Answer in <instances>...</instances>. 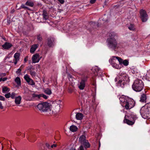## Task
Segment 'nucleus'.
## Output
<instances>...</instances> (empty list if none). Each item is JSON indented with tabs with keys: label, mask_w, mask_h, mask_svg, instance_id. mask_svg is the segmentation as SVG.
Here are the masks:
<instances>
[{
	"label": "nucleus",
	"mask_w": 150,
	"mask_h": 150,
	"mask_svg": "<svg viewBox=\"0 0 150 150\" xmlns=\"http://www.w3.org/2000/svg\"><path fill=\"white\" fill-rule=\"evenodd\" d=\"M144 84L142 81L138 79H136L132 85L133 89L136 92H140L143 89Z\"/></svg>",
	"instance_id": "nucleus-1"
},
{
	"label": "nucleus",
	"mask_w": 150,
	"mask_h": 150,
	"mask_svg": "<svg viewBox=\"0 0 150 150\" xmlns=\"http://www.w3.org/2000/svg\"><path fill=\"white\" fill-rule=\"evenodd\" d=\"M47 44L50 47H52L54 46V39L53 37H50L48 38Z\"/></svg>",
	"instance_id": "nucleus-11"
},
{
	"label": "nucleus",
	"mask_w": 150,
	"mask_h": 150,
	"mask_svg": "<svg viewBox=\"0 0 150 150\" xmlns=\"http://www.w3.org/2000/svg\"><path fill=\"white\" fill-rule=\"evenodd\" d=\"M124 81H123L122 80H121V79H119V81L117 82V85L118 86H119L121 88H123L124 87L125 85L127 84V83H123L122 84V83H123Z\"/></svg>",
	"instance_id": "nucleus-18"
},
{
	"label": "nucleus",
	"mask_w": 150,
	"mask_h": 150,
	"mask_svg": "<svg viewBox=\"0 0 150 150\" xmlns=\"http://www.w3.org/2000/svg\"><path fill=\"white\" fill-rule=\"evenodd\" d=\"M86 141V137L84 135H82L79 138V141L81 144H82Z\"/></svg>",
	"instance_id": "nucleus-22"
},
{
	"label": "nucleus",
	"mask_w": 150,
	"mask_h": 150,
	"mask_svg": "<svg viewBox=\"0 0 150 150\" xmlns=\"http://www.w3.org/2000/svg\"><path fill=\"white\" fill-rule=\"evenodd\" d=\"M32 96L33 98L37 97L38 98H40V94H36L35 93H33L32 95Z\"/></svg>",
	"instance_id": "nucleus-32"
},
{
	"label": "nucleus",
	"mask_w": 150,
	"mask_h": 150,
	"mask_svg": "<svg viewBox=\"0 0 150 150\" xmlns=\"http://www.w3.org/2000/svg\"><path fill=\"white\" fill-rule=\"evenodd\" d=\"M34 136H32L31 137V138L30 139H29V138L28 139L30 141H31V142H34L35 140H36V139H34Z\"/></svg>",
	"instance_id": "nucleus-34"
},
{
	"label": "nucleus",
	"mask_w": 150,
	"mask_h": 150,
	"mask_svg": "<svg viewBox=\"0 0 150 150\" xmlns=\"http://www.w3.org/2000/svg\"><path fill=\"white\" fill-rule=\"evenodd\" d=\"M15 60V62H14V64L15 65H16L17 63V62H18V61L19 60H18V59H14V60Z\"/></svg>",
	"instance_id": "nucleus-53"
},
{
	"label": "nucleus",
	"mask_w": 150,
	"mask_h": 150,
	"mask_svg": "<svg viewBox=\"0 0 150 150\" xmlns=\"http://www.w3.org/2000/svg\"><path fill=\"white\" fill-rule=\"evenodd\" d=\"M42 16L43 18L45 20H46L47 18V12L45 10H43L42 12Z\"/></svg>",
	"instance_id": "nucleus-28"
},
{
	"label": "nucleus",
	"mask_w": 150,
	"mask_h": 150,
	"mask_svg": "<svg viewBox=\"0 0 150 150\" xmlns=\"http://www.w3.org/2000/svg\"><path fill=\"white\" fill-rule=\"evenodd\" d=\"M96 1V0H90V3L91 4H94Z\"/></svg>",
	"instance_id": "nucleus-48"
},
{
	"label": "nucleus",
	"mask_w": 150,
	"mask_h": 150,
	"mask_svg": "<svg viewBox=\"0 0 150 150\" xmlns=\"http://www.w3.org/2000/svg\"><path fill=\"white\" fill-rule=\"evenodd\" d=\"M6 74L5 73H0V77H1V78L6 76Z\"/></svg>",
	"instance_id": "nucleus-42"
},
{
	"label": "nucleus",
	"mask_w": 150,
	"mask_h": 150,
	"mask_svg": "<svg viewBox=\"0 0 150 150\" xmlns=\"http://www.w3.org/2000/svg\"><path fill=\"white\" fill-rule=\"evenodd\" d=\"M57 145L56 144H53V145H51V147L52 148H53V147H55L57 146Z\"/></svg>",
	"instance_id": "nucleus-52"
},
{
	"label": "nucleus",
	"mask_w": 150,
	"mask_h": 150,
	"mask_svg": "<svg viewBox=\"0 0 150 150\" xmlns=\"http://www.w3.org/2000/svg\"><path fill=\"white\" fill-rule=\"evenodd\" d=\"M58 1L61 4H63L64 2V0H58Z\"/></svg>",
	"instance_id": "nucleus-49"
},
{
	"label": "nucleus",
	"mask_w": 150,
	"mask_h": 150,
	"mask_svg": "<svg viewBox=\"0 0 150 150\" xmlns=\"http://www.w3.org/2000/svg\"><path fill=\"white\" fill-rule=\"evenodd\" d=\"M139 13L140 18L143 22H146L148 19V15L146 11L144 10L141 9L140 10Z\"/></svg>",
	"instance_id": "nucleus-6"
},
{
	"label": "nucleus",
	"mask_w": 150,
	"mask_h": 150,
	"mask_svg": "<svg viewBox=\"0 0 150 150\" xmlns=\"http://www.w3.org/2000/svg\"><path fill=\"white\" fill-rule=\"evenodd\" d=\"M94 70H95L94 73L95 75H97V76H100L102 74V72L101 70L98 67H96Z\"/></svg>",
	"instance_id": "nucleus-17"
},
{
	"label": "nucleus",
	"mask_w": 150,
	"mask_h": 150,
	"mask_svg": "<svg viewBox=\"0 0 150 150\" xmlns=\"http://www.w3.org/2000/svg\"><path fill=\"white\" fill-rule=\"evenodd\" d=\"M146 94H143L141 96L140 101L142 102H146Z\"/></svg>",
	"instance_id": "nucleus-19"
},
{
	"label": "nucleus",
	"mask_w": 150,
	"mask_h": 150,
	"mask_svg": "<svg viewBox=\"0 0 150 150\" xmlns=\"http://www.w3.org/2000/svg\"><path fill=\"white\" fill-rule=\"evenodd\" d=\"M24 78L29 84L32 86L35 85V83L33 80L29 78L28 74H27L24 76Z\"/></svg>",
	"instance_id": "nucleus-12"
},
{
	"label": "nucleus",
	"mask_w": 150,
	"mask_h": 150,
	"mask_svg": "<svg viewBox=\"0 0 150 150\" xmlns=\"http://www.w3.org/2000/svg\"><path fill=\"white\" fill-rule=\"evenodd\" d=\"M5 97L6 98H8L11 97V93H9L7 94H6L5 95Z\"/></svg>",
	"instance_id": "nucleus-38"
},
{
	"label": "nucleus",
	"mask_w": 150,
	"mask_h": 150,
	"mask_svg": "<svg viewBox=\"0 0 150 150\" xmlns=\"http://www.w3.org/2000/svg\"><path fill=\"white\" fill-rule=\"evenodd\" d=\"M81 144L83 145L84 147L86 149L89 148L90 146V145L87 140H86Z\"/></svg>",
	"instance_id": "nucleus-25"
},
{
	"label": "nucleus",
	"mask_w": 150,
	"mask_h": 150,
	"mask_svg": "<svg viewBox=\"0 0 150 150\" xmlns=\"http://www.w3.org/2000/svg\"><path fill=\"white\" fill-rule=\"evenodd\" d=\"M21 7L22 8H24V9H28V7L26 6L24 4H22L21 5Z\"/></svg>",
	"instance_id": "nucleus-43"
},
{
	"label": "nucleus",
	"mask_w": 150,
	"mask_h": 150,
	"mask_svg": "<svg viewBox=\"0 0 150 150\" xmlns=\"http://www.w3.org/2000/svg\"><path fill=\"white\" fill-rule=\"evenodd\" d=\"M38 45L34 44L33 45L30 49V52L31 53L33 54L34 53L37 48L38 47Z\"/></svg>",
	"instance_id": "nucleus-15"
},
{
	"label": "nucleus",
	"mask_w": 150,
	"mask_h": 150,
	"mask_svg": "<svg viewBox=\"0 0 150 150\" xmlns=\"http://www.w3.org/2000/svg\"><path fill=\"white\" fill-rule=\"evenodd\" d=\"M37 39L39 41H41L42 40V38L41 35L40 34H38L37 35Z\"/></svg>",
	"instance_id": "nucleus-33"
},
{
	"label": "nucleus",
	"mask_w": 150,
	"mask_h": 150,
	"mask_svg": "<svg viewBox=\"0 0 150 150\" xmlns=\"http://www.w3.org/2000/svg\"><path fill=\"white\" fill-rule=\"evenodd\" d=\"M107 42L109 48L113 50L118 48V44L116 39H107Z\"/></svg>",
	"instance_id": "nucleus-4"
},
{
	"label": "nucleus",
	"mask_w": 150,
	"mask_h": 150,
	"mask_svg": "<svg viewBox=\"0 0 150 150\" xmlns=\"http://www.w3.org/2000/svg\"><path fill=\"white\" fill-rule=\"evenodd\" d=\"M100 142H99V148L100 146Z\"/></svg>",
	"instance_id": "nucleus-60"
},
{
	"label": "nucleus",
	"mask_w": 150,
	"mask_h": 150,
	"mask_svg": "<svg viewBox=\"0 0 150 150\" xmlns=\"http://www.w3.org/2000/svg\"><path fill=\"white\" fill-rule=\"evenodd\" d=\"M33 66L31 65L29 67H28L27 69L28 70H29L30 72L31 71V69L33 68Z\"/></svg>",
	"instance_id": "nucleus-41"
},
{
	"label": "nucleus",
	"mask_w": 150,
	"mask_h": 150,
	"mask_svg": "<svg viewBox=\"0 0 150 150\" xmlns=\"http://www.w3.org/2000/svg\"><path fill=\"white\" fill-rule=\"evenodd\" d=\"M15 81L18 86L21 85V80L19 77H17L15 79Z\"/></svg>",
	"instance_id": "nucleus-26"
},
{
	"label": "nucleus",
	"mask_w": 150,
	"mask_h": 150,
	"mask_svg": "<svg viewBox=\"0 0 150 150\" xmlns=\"http://www.w3.org/2000/svg\"><path fill=\"white\" fill-rule=\"evenodd\" d=\"M73 90L69 88L68 89V92L69 93H71L73 92Z\"/></svg>",
	"instance_id": "nucleus-46"
},
{
	"label": "nucleus",
	"mask_w": 150,
	"mask_h": 150,
	"mask_svg": "<svg viewBox=\"0 0 150 150\" xmlns=\"http://www.w3.org/2000/svg\"><path fill=\"white\" fill-rule=\"evenodd\" d=\"M119 79H121V80L124 81L123 82L122 84L125 83H127L129 81V77L127 75L125 74H120L119 77Z\"/></svg>",
	"instance_id": "nucleus-7"
},
{
	"label": "nucleus",
	"mask_w": 150,
	"mask_h": 150,
	"mask_svg": "<svg viewBox=\"0 0 150 150\" xmlns=\"http://www.w3.org/2000/svg\"><path fill=\"white\" fill-rule=\"evenodd\" d=\"M39 57V55L38 54L36 53L34 54L32 58V63H35L38 62L40 60Z\"/></svg>",
	"instance_id": "nucleus-13"
},
{
	"label": "nucleus",
	"mask_w": 150,
	"mask_h": 150,
	"mask_svg": "<svg viewBox=\"0 0 150 150\" xmlns=\"http://www.w3.org/2000/svg\"><path fill=\"white\" fill-rule=\"evenodd\" d=\"M25 4L28 6H29L31 7H33L34 5V4L33 1L30 0H28L25 3Z\"/></svg>",
	"instance_id": "nucleus-23"
},
{
	"label": "nucleus",
	"mask_w": 150,
	"mask_h": 150,
	"mask_svg": "<svg viewBox=\"0 0 150 150\" xmlns=\"http://www.w3.org/2000/svg\"><path fill=\"white\" fill-rule=\"evenodd\" d=\"M0 108L1 109H3L4 108V107L2 105V103L0 101Z\"/></svg>",
	"instance_id": "nucleus-50"
},
{
	"label": "nucleus",
	"mask_w": 150,
	"mask_h": 150,
	"mask_svg": "<svg viewBox=\"0 0 150 150\" xmlns=\"http://www.w3.org/2000/svg\"><path fill=\"white\" fill-rule=\"evenodd\" d=\"M46 145L47 147L49 148L50 146L48 143H46Z\"/></svg>",
	"instance_id": "nucleus-55"
},
{
	"label": "nucleus",
	"mask_w": 150,
	"mask_h": 150,
	"mask_svg": "<svg viewBox=\"0 0 150 150\" xmlns=\"http://www.w3.org/2000/svg\"><path fill=\"white\" fill-rule=\"evenodd\" d=\"M24 67V66L22 65L20 67V69H22Z\"/></svg>",
	"instance_id": "nucleus-57"
},
{
	"label": "nucleus",
	"mask_w": 150,
	"mask_h": 150,
	"mask_svg": "<svg viewBox=\"0 0 150 150\" xmlns=\"http://www.w3.org/2000/svg\"><path fill=\"white\" fill-rule=\"evenodd\" d=\"M120 100L121 102L123 103V104H122V106L123 107H125L126 110L130 109L134 107L135 104V102L133 99L125 101L124 99L120 98Z\"/></svg>",
	"instance_id": "nucleus-2"
},
{
	"label": "nucleus",
	"mask_w": 150,
	"mask_h": 150,
	"mask_svg": "<svg viewBox=\"0 0 150 150\" xmlns=\"http://www.w3.org/2000/svg\"><path fill=\"white\" fill-rule=\"evenodd\" d=\"M135 121V120L134 119H133L132 120L131 117L127 115L125 116V119L124 120V122L125 123L131 125H132L134 124Z\"/></svg>",
	"instance_id": "nucleus-8"
},
{
	"label": "nucleus",
	"mask_w": 150,
	"mask_h": 150,
	"mask_svg": "<svg viewBox=\"0 0 150 150\" xmlns=\"http://www.w3.org/2000/svg\"><path fill=\"white\" fill-rule=\"evenodd\" d=\"M76 119L78 120H81L83 117V115L81 113H77L76 115Z\"/></svg>",
	"instance_id": "nucleus-20"
},
{
	"label": "nucleus",
	"mask_w": 150,
	"mask_h": 150,
	"mask_svg": "<svg viewBox=\"0 0 150 150\" xmlns=\"http://www.w3.org/2000/svg\"><path fill=\"white\" fill-rule=\"evenodd\" d=\"M28 56H27L24 59V61L25 62H26L28 60Z\"/></svg>",
	"instance_id": "nucleus-51"
},
{
	"label": "nucleus",
	"mask_w": 150,
	"mask_h": 150,
	"mask_svg": "<svg viewBox=\"0 0 150 150\" xmlns=\"http://www.w3.org/2000/svg\"><path fill=\"white\" fill-rule=\"evenodd\" d=\"M11 150H13V149H11Z\"/></svg>",
	"instance_id": "nucleus-62"
},
{
	"label": "nucleus",
	"mask_w": 150,
	"mask_h": 150,
	"mask_svg": "<svg viewBox=\"0 0 150 150\" xmlns=\"http://www.w3.org/2000/svg\"><path fill=\"white\" fill-rule=\"evenodd\" d=\"M44 92L46 94L48 95H50L52 93L51 90L48 88H46L44 90Z\"/></svg>",
	"instance_id": "nucleus-27"
},
{
	"label": "nucleus",
	"mask_w": 150,
	"mask_h": 150,
	"mask_svg": "<svg viewBox=\"0 0 150 150\" xmlns=\"http://www.w3.org/2000/svg\"><path fill=\"white\" fill-rule=\"evenodd\" d=\"M51 105L47 102L39 104L37 106L38 109L42 112H46L50 109Z\"/></svg>",
	"instance_id": "nucleus-3"
},
{
	"label": "nucleus",
	"mask_w": 150,
	"mask_h": 150,
	"mask_svg": "<svg viewBox=\"0 0 150 150\" xmlns=\"http://www.w3.org/2000/svg\"><path fill=\"white\" fill-rule=\"evenodd\" d=\"M42 97L44 98L45 99H47L48 97L46 95H44V94H40V97Z\"/></svg>",
	"instance_id": "nucleus-37"
},
{
	"label": "nucleus",
	"mask_w": 150,
	"mask_h": 150,
	"mask_svg": "<svg viewBox=\"0 0 150 150\" xmlns=\"http://www.w3.org/2000/svg\"><path fill=\"white\" fill-rule=\"evenodd\" d=\"M117 34L115 33L114 32H112L110 33L109 34V37L107 39H116L115 38L117 37Z\"/></svg>",
	"instance_id": "nucleus-16"
},
{
	"label": "nucleus",
	"mask_w": 150,
	"mask_h": 150,
	"mask_svg": "<svg viewBox=\"0 0 150 150\" xmlns=\"http://www.w3.org/2000/svg\"><path fill=\"white\" fill-rule=\"evenodd\" d=\"M112 66L114 67H115V68H117V67L118 66L116 64H114L113 65L112 64Z\"/></svg>",
	"instance_id": "nucleus-54"
},
{
	"label": "nucleus",
	"mask_w": 150,
	"mask_h": 150,
	"mask_svg": "<svg viewBox=\"0 0 150 150\" xmlns=\"http://www.w3.org/2000/svg\"><path fill=\"white\" fill-rule=\"evenodd\" d=\"M9 88L7 87H4L2 88V91L4 93H6L7 92L9 91Z\"/></svg>",
	"instance_id": "nucleus-30"
},
{
	"label": "nucleus",
	"mask_w": 150,
	"mask_h": 150,
	"mask_svg": "<svg viewBox=\"0 0 150 150\" xmlns=\"http://www.w3.org/2000/svg\"><path fill=\"white\" fill-rule=\"evenodd\" d=\"M21 97L19 96L16 97L15 99V103L16 104H19L21 103Z\"/></svg>",
	"instance_id": "nucleus-21"
},
{
	"label": "nucleus",
	"mask_w": 150,
	"mask_h": 150,
	"mask_svg": "<svg viewBox=\"0 0 150 150\" xmlns=\"http://www.w3.org/2000/svg\"><path fill=\"white\" fill-rule=\"evenodd\" d=\"M70 150H76L75 149L72 148L71 149H70Z\"/></svg>",
	"instance_id": "nucleus-59"
},
{
	"label": "nucleus",
	"mask_w": 150,
	"mask_h": 150,
	"mask_svg": "<svg viewBox=\"0 0 150 150\" xmlns=\"http://www.w3.org/2000/svg\"><path fill=\"white\" fill-rule=\"evenodd\" d=\"M7 79V77H5L3 78H0V81H6Z\"/></svg>",
	"instance_id": "nucleus-39"
},
{
	"label": "nucleus",
	"mask_w": 150,
	"mask_h": 150,
	"mask_svg": "<svg viewBox=\"0 0 150 150\" xmlns=\"http://www.w3.org/2000/svg\"><path fill=\"white\" fill-rule=\"evenodd\" d=\"M15 95L16 94L14 92H12L11 93V97L12 99H13L15 98Z\"/></svg>",
	"instance_id": "nucleus-40"
},
{
	"label": "nucleus",
	"mask_w": 150,
	"mask_h": 150,
	"mask_svg": "<svg viewBox=\"0 0 150 150\" xmlns=\"http://www.w3.org/2000/svg\"><path fill=\"white\" fill-rule=\"evenodd\" d=\"M69 129L72 132H74L77 131L78 128L76 126L74 125H72L70 126Z\"/></svg>",
	"instance_id": "nucleus-24"
},
{
	"label": "nucleus",
	"mask_w": 150,
	"mask_h": 150,
	"mask_svg": "<svg viewBox=\"0 0 150 150\" xmlns=\"http://www.w3.org/2000/svg\"><path fill=\"white\" fill-rule=\"evenodd\" d=\"M112 58L113 60L115 59H117L120 64H123L124 66H126L129 64V62L127 60L125 59L123 60L121 58L116 56H113Z\"/></svg>",
	"instance_id": "nucleus-10"
},
{
	"label": "nucleus",
	"mask_w": 150,
	"mask_h": 150,
	"mask_svg": "<svg viewBox=\"0 0 150 150\" xmlns=\"http://www.w3.org/2000/svg\"><path fill=\"white\" fill-rule=\"evenodd\" d=\"M13 45L11 44L8 42H6L2 45L3 48L5 49L8 50L11 48Z\"/></svg>",
	"instance_id": "nucleus-14"
},
{
	"label": "nucleus",
	"mask_w": 150,
	"mask_h": 150,
	"mask_svg": "<svg viewBox=\"0 0 150 150\" xmlns=\"http://www.w3.org/2000/svg\"><path fill=\"white\" fill-rule=\"evenodd\" d=\"M21 69H18L17 71H16V73L18 74H20L21 73Z\"/></svg>",
	"instance_id": "nucleus-44"
},
{
	"label": "nucleus",
	"mask_w": 150,
	"mask_h": 150,
	"mask_svg": "<svg viewBox=\"0 0 150 150\" xmlns=\"http://www.w3.org/2000/svg\"><path fill=\"white\" fill-rule=\"evenodd\" d=\"M67 77L69 79H70L71 78H72V76L69 73L67 74Z\"/></svg>",
	"instance_id": "nucleus-47"
},
{
	"label": "nucleus",
	"mask_w": 150,
	"mask_h": 150,
	"mask_svg": "<svg viewBox=\"0 0 150 150\" xmlns=\"http://www.w3.org/2000/svg\"><path fill=\"white\" fill-rule=\"evenodd\" d=\"M128 28L131 30H135V28L134 25L133 24H131L128 27Z\"/></svg>",
	"instance_id": "nucleus-29"
},
{
	"label": "nucleus",
	"mask_w": 150,
	"mask_h": 150,
	"mask_svg": "<svg viewBox=\"0 0 150 150\" xmlns=\"http://www.w3.org/2000/svg\"><path fill=\"white\" fill-rule=\"evenodd\" d=\"M5 99V98L3 96H0V100L4 101V100Z\"/></svg>",
	"instance_id": "nucleus-45"
},
{
	"label": "nucleus",
	"mask_w": 150,
	"mask_h": 150,
	"mask_svg": "<svg viewBox=\"0 0 150 150\" xmlns=\"http://www.w3.org/2000/svg\"><path fill=\"white\" fill-rule=\"evenodd\" d=\"M38 67H39L40 66H39V65H38Z\"/></svg>",
	"instance_id": "nucleus-61"
},
{
	"label": "nucleus",
	"mask_w": 150,
	"mask_h": 150,
	"mask_svg": "<svg viewBox=\"0 0 150 150\" xmlns=\"http://www.w3.org/2000/svg\"><path fill=\"white\" fill-rule=\"evenodd\" d=\"M103 21H105V22H107L108 21L107 20H105V19H104V18H103Z\"/></svg>",
	"instance_id": "nucleus-58"
},
{
	"label": "nucleus",
	"mask_w": 150,
	"mask_h": 150,
	"mask_svg": "<svg viewBox=\"0 0 150 150\" xmlns=\"http://www.w3.org/2000/svg\"><path fill=\"white\" fill-rule=\"evenodd\" d=\"M30 73L31 75L32 76V77H35V76L36 73L35 72L31 71L30 72Z\"/></svg>",
	"instance_id": "nucleus-35"
},
{
	"label": "nucleus",
	"mask_w": 150,
	"mask_h": 150,
	"mask_svg": "<svg viewBox=\"0 0 150 150\" xmlns=\"http://www.w3.org/2000/svg\"><path fill=\"white\" fill-rule=\"evenodd\" d=\"M149 71L150 72V71Z\"/></svg>",
	"instance_id": "nucleus-64"
},
{
	"label": "nucleus",
	"mask_w": 150,
	"mask_h": 150,
	"mask_svg": "<svg viewBox=\"0 0 150 150\" xmlns=\"http://www.w3.org/2000/svg\"><path fill=\"white\" fill-rule=\"evenodd\" d=\"M88 78L87 76H86L81 79V81L79 86V88L80 89L83 90L84 89L85 86V83L87 81Z\"/></svg>",
	"instance_id": "nucleus-9"
},
{
	"label": "nucleus",
	"mask_w": 150,
	"mask_h": 150,
	"mask_svg": "<svg viewBox=\"0 0 150 150\" xmlns=\"http://www.w3.org/2000/svg\"><path fill=\"white\" fill-rule=\"evenodd\" d=\"M3 148V146H2V148Z\"/></svg>",
	"instance_id": "nucleus-63"
},
{
	"label": "nucleus",
	"mask_w": 150,
	"mask_h": 150,
	"mask_svg": "<svg viewBox=\"0 0 150 150\" xmlns=\"http://www.w3.org/2000/svg\"><path fill=\"white\" fill-rule=\"evenodd\" d=\"M140 113L142 116L144 118L148 117L150 114L148 108L146 106H144L141 108Z\"/></svg>",
	"instance_id": "nucleus-5"
},
{
	"label": "nucleus",
	"mask_w": 150,
	"mask_h": 150,
	"mask_svg": "<svg viewBox=\"0 0 150 150\" xmlns=\"http://www.w3.org/2000/svg\"><path fill=\"white\" fill-rule=\"evenodd\" d=\"M20 53H16L14 55V57L15 58V59H19V57L20 56Z\"/></svg>",
	"instance_id": "nucleus-31"
},
{
	"label": "nucleus",
	"mask_w": 150,
	"mask_h": 150,
	"mask_svg": "<svg viewBox=\"0 0 150 150\" xmlns=\"http://www.w3.org/2000/svg\"><path fill=\"white\" fill-rule=\"evenodd\" d=\"M91 24L92 25H94L96 28V27H98L99 26L98 23L96 24L93 22H91Z\"/></svg>",
	"instance_id": "nucleus-36"
},
{
	"label": "nucleus",
	"mask_w": 150,
	"mask_h": 150,
	"mask_svg": "<svg viewBox=\"0 0 150 150\" xmlns=\"http://www.w3.org/2000/svg\"><path fill=\"white\" fill-rule=\"evenodd\" d=\"M148 78V80L149 81H150V74L149 75V76H147Z\"/></svg>",
	"instance_id": "nucleus-56"
}]
</instances>
